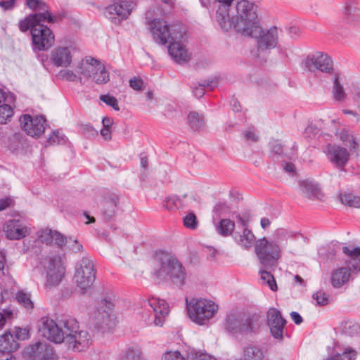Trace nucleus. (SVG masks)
<instances>
[{
  "instance_id": "obj_1",
  "label": "nucleus",
  "mask_w": 360,
  "mask_h": 360,
  "mask_svg": "<svg viewBox=\"0 0 360 360\" xmlns=\"http://www.w3.org/2000/svg\"><path fill=\"white\" fill-rule=\"evenodd\" d=\"M230 29L250 37L259 36L262 27L257 13V6L247 0L234 1L229 8Z\"/></svg>"
},
{
  "instance_id": "obj_2",
  "label": "nucleus",
  "mask_w": 360,
  "mask_h": 360,
  "mask_svg": "<svg viewBox=\"0 0 360 360\" xmlns=\"http://www.w3.org/2000/svg\"><path fill=\"white\" fill-rule=\"evenodd\" d=\"M155 260L159 266L153 272L156 279L168 278L176 286L184 285L187 276L186 271L176 257L167 252H160L156 253Z\"/></svg>"
},
{
  "instance_id": "obj_3",
  "label": "nucleus",
  "mask_w": 360,
  "mask_h": 360,
  "mask_svg": "<svg viewBox=\"0 0 360 360\" xmlns=\"http://www.w3.org/2000/svg\"><path fill=\"white\" fill-rule=\"evenodd\" d=\"M148 29L153 40L161 45H165L172 39L181 37L183 27L179 25H169L165 20L154 18L149 20L146 18Z\"/></svg>"
},
{
  "instance_id": "obj_4",
  "label": "nucleus",
  "mask_w": 360,
  "mask_h": 360,
  "mask_svg": "<svg viewBox=\"0 0 360 360\" xmlns=\"http://www.w3.org/2000/svg\"><path fill=\"white\" fill-rule=\"evenodd\" d=\"M68 319L72 318L63 316L55 321L49 316H43L37 322L38 331L43 338L50 342L56 344L62 343L65 339V332H68V327L62 322Z\"/></svg>"
},
{
  "instance_id": "obj_5",
  "label": "nucleus",
  "mask_w": 360,
  "mask_h": 360,
  "mask_svg": "<svg viewBox=\"0 0 360 360\" xmlns=\"http://www.w3.org/2000/svg\"><path fill=\"white\" fill-rule=\"evenodd\" d=\"M255 253L263 268L274 269L281 257V248L273 240L265 237L257 240L255 247Z\"/></svg>"
},
{
  "instance_id": "obj_6",
  "label": "nucleus",
  "mask_w": 360,
  "mask_h": 360,
  "mask_svg": "<svg viewBox=\"0 0 360 360\" xmlns=\"http://www.w3.org/2000/svg\"><path fill=\"white\" fill-rule=\"evenodd\" d=\"M188 313L191 319L199 325H203L218 310V306L206 299H186Z\"/></svg>"
},
{
  "instance_id": "obj_7",
  "label": "nucleus",
  "mask_w": 360,
  "mask_h": 360,
  "mask_svg": "<svg viewBox=\"0 0 360 360\" xmlns=\"http://www.w3.org/2000/svg\"><path fill=\"white\" fill-rule=\"evenodd\" d=\"M41 264L46 274L44 285L51 288L58 285L63 280L65 274V267L62 256L52 255L44 258Z\"/></svg>"
},
{
  "instance_id": "obj_8",
  "label": "nucleus",
  "mask_w": 360,
  "mask_h": 360,
  "mask_svg": "<svg viewBox=\"0 0 360 360\" xmlns=\"http://www.w3.org/2000/svg\"><path fill=\"white\" fill-rule=\"evenodd\" d=\"M62 323L68 327L64 342L68 345L69 348L77 352L89 348L92 342L91 337L86 330H78V322L75 319L64 321Z\"/></svg>"
},
{
  "instance_id": "obj_9",
  "label": "nucleus",
  "mask_w": 360,
  "mask_h": 360,
  "mask_svg": "<svg viewBox=\"0 0 360 360\" xmlns=\"http://www.w3.org/2000/svg\"><path fill=\"white\" fill-rule=\"evenodd\" d=\"M261 321L257 316H246L241 314H229L224 324L225 329L231 334L255 333L260 328Z\"/></svg>"
},
{
  "instance_id": "obj_10",
  "label": "nucleus",
  "mask_w": 360,
  "mask_h": 360,
  "mask_svg": "<svg viewBox=\"0 0 360 360\" xmlns=\"http://www.w3.org/2000/svg\"><path fill=\"white\" fill-rule=\"evenodd\" d=\"M96 278V271L92 260L83 257L75 266L74 280L82 293L86 292L93 285Z\"/></svg>"
},
{
  "instance_id": "obj_11",
  "label": "nucleus",
  "mask_w": 360,
  "mask_h": 360,
  "mask_svg": "<svg viewBox=\"0 0 360 360\" xmlns=\"http://www.w3.org/2000/svg\"><path fill=\"white\" fill-rule=\"evenodd\" d=\"M114 303L110 297H105L98 304V308L91 314V321L103 332L115 326V318L112 314Z\"/></svg>"
},
{
  "instance_id": "obj_12",
  "label": "nucleus",
  "mask_w": 360,
  "mask_h": 360,
  "mask_svg": "<svg viewBox=\"0 0 360 360\" xmlns=\"http://www.w3.org/2000/svg\"><path fill=\"white\" fill-rule=\"evenodd\" d=\"M27 360H69L66 357L57 358L53 347L45 342H36L24 349Z\"/></svg>"
},
{
  "instance_id": "obj_13",
  "label": "nucleus",
  "mask_w": 360,
  "mask_h": 360,
  "mask_svg": "<svg viewBox=\"0 0 360 360\" xmlns=\"http://www.w3.org/2000/svg\"><path fill=\"white\" fill-rule=\"evenodd\" d=\"M136 4L133 1H120L107 6L105 15L115 24H120L130 15Z\"/></svg>"
},
{
  "instance_id": "obj_14",
  "label": "nucleus",
  "mask_w": 360,
  "mask_h": 360,
  "mask_svg": "<svg viewBox=\"0 0 360 360\" xmlns=\"http://www.w3.org/2000/svg\"><path fill=\"white\" fill-rule=\"evenodd\" d=\"M32 44L34 49L39 51H46L51 48L55 41L52 31L40 22L31 30Z\"/></svg>"
},
{
  "instance_id": "obj_15",
  "label": "nucleus",
  "mask_w": 360,
  "mask_h": 360,
  "mask_svg": "<svg viewBox=\"0 0 360 360\" xmlns=\"http://www.w3.org/2000/svg\"><path fill=\"white\" fill-rule=\"evenodd\" d=\"M304 67L310 72L319 70L326 73H330L333 70L332 59L327 55L316 52L308 56L304 61Z\"/></svg>"
},
{
  "instance_id": "obj_16",
  "label": "nucleus",
  "mask_w": 360,
  "mask_h": 360,
  "mask_svg": "<svg viewBox=\"0 0 360 360\" xmlns=\"http://www.w3.org/2000/svg\"><path fill=\"white\" fill-rule=\"evenodd\" d=\"M20 122L22 129L30 136L39 137L44 132L46 120L43 116L24 115L20 118Z\"/></svg>"
},
{
  "instance_id": "obj_17",
  "label": "nucleus",
  "mask_w": 360,
  "mask_h": 360,
  "mask_svg": "<svg viewBox=\"0 0 360 360\" xmlns=\"http://www.w3.org/2000/svg\"><path fill=\"white\" fill-rule=\"evenodd\" d=\"M267 324L271 334L279 341L283 339V329L286 320L281 316V311L276 308H270L267 311Z\"/></svg>"
},
{
  "instance_id": "obj_18",
  "label": "nucleus",
  "mask_w": 360,
  "mask_h": 360,
  "mask_svg": "<svg viewBox=\"0 0 360 360\" xmlns=\"http://www.w3.org/2000/svg\"><path fill=\"white\" fill-rule=\"evenodd\" d=\"M3 231L8 240H20L30 233V229L20 219L8 220L3 226Z\"/></svg>"
},
{
  "instance_id": "obj_19",
  "label": "nucleus",
  "mask_w": 360,
  "mask_h": 360,
  "mask_svg": "<svg viewBox=\"0 0 360 360\" xmlns=\"http://www.w3.org/2000/svg\"><path fill=\"white\" fill-rule=\"evenodd\" d=\"M184 31L181 32V37L179 39H172L168 44V53L174 60L179 64H184L191 59V54L186 49L183 44Z\"/></svg>"
},
{
  "instance_id": "obj_20",
  "label": "nucleus",
  "mask_w": 360,
  "mask_h": 360,
  "mask_svg": "<svg viewBox=\"0 0 360 360\" xmlns=\"http://www.w3.org/2000/svg\"><path fill=\"white\" fill-rule=\"evenodd\" d=\"M56 20V17L48 13L30 14L19 22V29L21 32H25L32 30L35 25L37 26V24L45 22L53 23Z\"/></svg>"
},
{
  "instance_id": "obj_21",
  "label": "nucleus",
  "mask_w": 360,
  "mask_h": 360,
  "mask_svg": "<svg viewBox=\"0 0 360 360\" xmlns=\"http://www.w3.org/2000/svg\"><path fill=\"white\" fill-rule=\"evenodd\" d=\"M77 72L84 77L90 79L96 70L102 71L103 64L98 60L86 56L77 65Z\"/></svg>"
},
{
  "instance_id": "obj_22",
  "label": "nucleus",
  "mask_w": 360,
  "mask_h": 360,
  "mask_svg": "<svg viewBox=\"0 0 360 360\" xmlns=\"http://www.w3.org/2000/svg\"><path fill=\"white\" fill-rule=\"evenodd\" d=\"M217 6L216 20L224 31L230 30V22L229 21V8L236 0H213Z\"/></svg>"
},
{
  "instance_id": "obj_23",
  "label": "nucleus",
  "mask_w": 360,
  "mask_h": 360,
  "mask_svg": "<svg viewBox=\"0 0 360 360\" xmlns=\"http://www.w3.org/2000/svg\"><path fill=\"white\" fill-rule=\"evenodd\" d=\"M352 279L351 269L346 266H340L333 269L330 276V284L335 289L347 285Z\"/></svg>"
},
{
  "instance_id": "obj_24",
  "label": "nucleus",
  "mask_w": 360,
  "mask_h": 360,
  "mask_svg": "<svg viewBox=\"0 0 360 360\" xmlns=\"http://www.w3.org/2000/svg\"><path fill=\"white\" fill-rule=\"evenodd\" d=\"M258 39V50L264 51L267 49H274L276 46L278 41V29L276 27H271L266 32L262 29L259 36L253 37Z\"/></svg>"
},
{
  "instance_id": "obj_25",
  "label": "nucleus",
  "mask_w": 360,
  "mask_h": 360,
  "mask_svg": "<svg viewBox=\"0 0 360 360\" xmlns=\"http://www.w3.org/2000/svg\"><path fill=\"white\" fill-rule=\"evenodd\" d=\"M148 304L154 312V323L161 326L165 321V317L169 314L168 304L164 300L152 297L148 300Z\"/></svg>"
},
{
  "instance_id": "obj_26",
  "label": "nucleus",
  "mask_w": 360,
  "mask_h": 360,
  "mask_svg": "<svg viewBox=\"0 0 360 360\" xmlns=\"http://www.w3.org/2000/svg\"><path fill=\"white\" fill-rule=\"evenodd\" d=\"M72 56L70 48L57 47L51 53L50 60L56 67L68 68L72 63Z\"/></svg>"
},
{
  "instance_id": "obj_27",
  "label": "nucleus",
  "mask_w": 360,
  "mask_h": 360,
  "mask_svg": "<svg viewBox=\"0 0 360 360\" xmlns=\"http://www.w3.org/2000/svg\"><path fill=\"white\" fill-rule=\"evenodd\" d=\"M38 239L46 245H56L58 248L64 246V236L57 231L44 229L37 231Z\"/></svg>"
},
{
  "instance_id": "obj_28",
  "label": "nucleus",
  "mask_w": 360,
  "mask_h": 360,
  "mask_svg": "<svg viewBox=\"0 0 360 360\" xmlns=\"http://www.w3.org/2000/svg\"><path fill=\"white\" fill-rule=\"evenodd\" d=\"M327 153L330 161L338 167H344L349 160V153L347 150L339 146L328 145Z\"/></svg>"
},
{
  "instance_id": "obj_29",
  "label": "nucleus",
  "mask_w": 360,
  "mask_h": 360,
  "mask_svg": "<svg viewBox=\"0 0 360 360\" xmlns=\"http://www.w3.org/2000/svg\"><path fill=\"white\" fill-rule=\"evenodd\" d=\"M119 198L116 194H110L102 202L101 213L105 220L110 221L115 217Z\"/></svg>"
},
{
  "instance_id": "obj_30",
  "label": "nucleus",
  "mask_w": 360,
  "mask_h": 360,
  "mask_svg": "<svg viewBox=\"0 0 360 360\" xmlns=\"http://www.w3.org/2000/svg\"><path fill=\"white\" fill-rule=\"evenodd\" d=\"M302 193L309 199H321L323 193L319 185L309 180H303L299 182Z\"/></svg>"
},
{
  "instance_id": "obj_31",
  "label": "nucleus",
  "mask_w": 360,
  "mask_h": 360,
  "mask_svg": "<svg viewBox=\"0 0 360 360\" xmlns=\"http://www.w3.org/2000/svg\"><path fill=\"white\" fill-rule=\"evenodd\" d=\"M233 238L238 245L245 250L250 249L253 245H255V236L249 229H245L242 233L235 232Z\"/></svg>"
},
{
  "instance_id": "obj_32",
  "label": "nucleus",
  "mask_w": 360,
  "mask_h": 360,
  "mask_svg": "<svg viewBox=\"0 0 360 360\" xmlns=\"http://www.w3.org/2000/svg\"><path fill=\"white\" fill-rule=\"evenodd\" d=\"M18 348V344L10 333L0 336V352L1 353H12Z\"/></svg>"
},
{
  "instance_id": "obj_33",
  "label": "nucleus",
  "mask_w": 360,
  "mask_h": 360,
  "mask_svg": "<svg viewBox=\"0 0 360 360\" xmlns=\"http://www.w3.org/2000/svg\"><path fill=\"white\" fill-rule=\"evenodd\" d=\"M188 124L193 131H200L205 127V117L196 112H191L187 117Z\"/></svg>"
},
{
  "instance_id": "obj_34",
  "label": "nucleus",
  "mask_w": 360,
  "mask_h": 360,
  "mask_svg": "<svg viewBox=\"0 0 360 360\" xmlns=\"http://www.w3.org/2000/svg\"><path fill=\"white\" fill-rule=\"evenodd\" d=\"M332 94L335 101L345 102L346 101L347 95L343 85L340 82L339 75L337 74L334 75Z\"/></svg>"
},
{
  "instance_id": "obj_35",
  "label": "nucleus",
  "mask_w": 360,
  "mask_h": 360,
  "mask_svg": "<svg viewBox=\"0 0 360 360\" xmlns=\"http://www.w3.org/2000/svg\"><path fill=\"white\" fill-rule=\"evenodd\" d=\"M187 195H184L182 198L176 195L167 198L164 202V207L168 210H173L187 206L186 201Z\"/></svg>"
},
{
  "instance_id": "obj_36",
  "label": "nucleus",
  "mask_w": 360,
  "mask_h": 360,
  "mask_svg": "<svg viewBox=\"0 0 360 360\" xmlns=\"http://www.w3.org/2000/svg\"><path fill=\"white\" fill-rule=\"evenodd\" d=\"M235 229V222L230 219H222L219 224L216 226L217 233L224 236H229L233 235Z\"/></svg>"
},
{
  "instance_id": "obj_37",
  "label": "nucleus",
  "mask_w": 360,
  "mask_h": 360,
  "mask_svg": "<svg viewBox=\"0 0 360 360\" xmlns=\"http://www.w3.org/2000/svg\"><path fill=\"white\" fill-rule=\"evenodd\" d=\"M243 358L245 360H264L262 350L257 346H248L244 348Z\"/></svg>"
},
{
  "instance_id": "obj_38",
  "label": "nucleus",
  "mask_w": 360,
  "mask_h": 360,
  "mask_svg": "<svg viewBox=\"0 0 360 360\" xmlns=\"http://www.w3.org/2000/svg\"><path fill=\"white\" fill-rule=\"evenodd\" d=\"M25 5L35 13H48L51 15L47 4L41 0H25Z\"/></svg>"
},
{
  "instance_id": "obj_39",
  "label": "nucleus",
  "mask_w": 360,
  "mask_h": 360,
  "mask_svg": "<svg viewBox=\"0 0 360 360\" xmlns=\"http://www.w3.org/2000/svg\"><path fill=\"white\" fill-rule=\"evenodd\" d=\"M58 76L60 79L68 82H82V75L77 72V67L75 68V71L70 69H63L59 71Z\"/></svg>"
},
{
  "instance_id": "obj_40",
  "label": "nucleus",
  "mask_w": 360,
  "mask_h": 360,
  "mask_svg": "<svg viewBox=\"0 0 360 360\" xmlns=\"http://www.w3.org/2000/svg\"><path fill=\"white\" fill-rule=\"evenodd\" d=\"M341 202L347 206L359 208L360 207V198L350 193H344L339 195Z\"/></svg>"
},
{
  "instance_id": "obj_41",
  "label": "nucleus",
  "mask_w": 360,
  "mask_h": 360,
  "mask_svg": "<svg viewBox=\"0 0 360 360\" xmlns=\"http://www.w3.org/2000/svg\"><path fill=\"white\" fill-rule=\"evenodd\" d=\"M296 233L292 231L279 228L277 229L273 234V240L278 244L279 242L286 241L288 239L294 238Z\"/></svg>"
},
{
  "instance_id": "obj_42",
  "label": "nucleus",
  "mask_w": 360,
  "mask_h": 360,
  "mask_svg": "<svg viewBox=\"0 0 360 360\" xmlns=\"http://www.w3.org/2000/svg\"><path fill=\"white\" fill-rule=\"evenodd\" d=\"M15 298L18 302L27 310H32L34 308V303L31 300V294L20 290L16 293Z\"/></svg>"
},
{
  "instance_id": "obj_43",
  "label": "nucleus",
  "mask_w": 360,
  "mask_h": 360,
  "mask_svg": "<svg viewBox=\"0 0 360 360\" xmlns=\"http://www.w3.org/2000/svg\"><path fill=\"white\" fill-rule=\"evenodd\" d=\"M271 269H269L271 270ZM269 269L264 268L260 269L259 273L261 274V280L264 283L268 285L270 289L273 291L277 290V285L274 276L268 271Z\"/></svg>"
},
{
  "instance_id": "obj_44",
  "label": "nucleus",
  "mask_w": 360,
  "mask_h": 360,
  "mask_svg": "<svg viewBox=\"0 0 360 360\" xmlns=\"http://www.w3.org/2000/svg\"><path fill=\"white\" fill-rule=\"evenodd\" d=\"M141 351L138 347H129L123 352L120 360H140Z\"/></svg>"
},
{
  "instance_id": "obj_45",
  "label": "nucleus",
  "mask_w": 360,
  "mask_h": 360,
  "mask_svg": "<svg viewBox=\"0 0 360 360\" xmlns=\"http://www.w3.org/2000/svg\"><path fill=\"white\" fill-rule=\"evenodd\" d=\"M343 356L347 358V360H354L356 357V352L350 347H347L344 349L342 354L337 353L333 356L329 357L326 360H345Z\"/></svg>"
},
{
  "instance_id": "obj_46",
  "label": "nucleus",
  "mask_w": 360,
  "mask_h": 360,
  "mask_svg": "<svg viewBox=\"0 0 360 360\" xmlns=\"http://www.w3.org/2000/svg\"><path fill=\"white\" fill-rule=\"evenodd\" d=\"M90 79L98 84H105L110 80V75L103 65V70L102 71L96 70Z\"/></svg>"
},
{
  "instance_id": "obj_47",
  "label": "nucleus",
  "mask_w": 360,
  "mask_h": 360,
  "mask_svg": "<svg viewBox=\"0 0 360 360\" xmlns=\"http://www.w3.org/2000/svg\"><path fill=\"white\" fill-rule=\"evenodd\" d=\"M188 360H217V359L205 352H201L195 349L191 350L188 353Z\"/></svg>"
},
{
  "instance_id": "obj_48",
  "label": "nucleus",
  "mask_w": 360,
  "mask_h": 360,
  "mask_svg": "<svg viewBox=\"0 0 360 360\" xmlns=\"http://www.w3.org/2000/svg\"><path fill=\"white\" fill-rule=\"evenodd\" d=\"M13 115L12 108L7 104L0 105V124H6Z\"/></svg>"
},
{
  "instance_id": "obj_49",
  "label": "nucleus",
  "mask_w": 360,
  "mask_h": 360,
  "mask_svg": "<svg viewBox=\"0 0 360 360\" xmlns=\"http://www.w3.org/2000/svg\"><path fill=\"white\" fill-rule=\"evenodd\" d=\"M184 225L191 230L196 229L198 226V221L193 212H189L184 218Z\"/></svg>"
},
{
  "instance_id": "obj_50",
  "label": "nucleus",
  "mask_w": 360,
  "mask_h": 360,
  "mask_svg": "<svg viewBox=\"0 0 360 360\" xmlns=\"http://www.w3.org/2000/svg\"><path fill=\"white\" fill-rule=\"evenodd\" d=\"M312 297L320 306L326 305L329 302V296L323 290L316 292L313 294Z\"/></svg>"
},
{
  "instance_id": "obj_51",
  "label": "nucleus",
  "mask_w": 360,
  "mask_h": 360,
  "mask_svg": "<svg viewBox=\"0 0 360 360\" xmlns=\"http://www.w3.org/2000/svg\"><path fill=\"white\" fill-rule=\"evenodd\" d=\"M47 143L49 145L63 144L65 143V136L58 131H55L53 132L52 135L49 137Z\"/></svg>"
},
{
  "instance_id": "obj_52",
  "label": "nucleus",
  "mask_w": 360,
  "mask_h": 360,
  "mask_svg": "<svg viewBox=\"0 0 360 360\" xmlns=\"http://www.w3.org/2000/svg\"><path fill=\"white\" fill-rule=\"evenodd\" d=\"M67 245L70 250L75 252H79L82 250V245L77 240L72 238L64 236V246Z\"/></svg>"
},
{
  "instance_id": "obj_53",
  "label": "nucleus",
  "mask_w": 360,
  "mask_h": 360,
  "mask_svg": "<svg viewBox=\"0 0 360 360\" xmlns=\"http://www.w3.org/2000/svg\"><path fill=\"white\" fill-rule=\"evenodd\" d=\"M100 99L108 105L111 106L114 110L117 111L120 110L117 101L114 96H110L108 94L101 95L100 96Z\"/></svg>"
},
{
  "instance_id": "obj_54",
  "label": "nucleus",
  "mask_w": 360,
  "mask_h": 360,
  "mask_svg": "<svg viewBox=\"0 0 360 360\" xmlns=\"http://www.w3.org/2000/svg\"><path fill=\"white\" fill-rule=\"evenodd\" d=\"M162 360H186L179 351H168L164 353Z\"/></svg>"
},
{
  "instance_id": "obj_55",
  "label": "nucleus",
  "mask_w": 360,
  "mask_h": 360,
  "mask_svg": "<svg viewBox=\"0 0 360 360\" xmlns=\"http://www.w3.org/2000/svg\"><path fill=\"white\" fill-rule=\"evenodd\" d=\"M357 6L358 0H346L344 8L345 14H354L357 10Z\"/></svg>"
},
{
  "instance_id": "obj_56",
  "label": "nucleus",
  "mask_w": 360,
  "mask_h": 360,
  "mask_svg": "<svg viewBox=\"0 0 360 360\" xmlns=\"http://www.w3.org/2000/svg\"><path fill=\"white\" fill-rule=\"evenodd\" d=\"M243 136L245 141L257 142L259 140L258 136L255 134L252 128H248L243 131Z\"/></svg>"
},
{
  "instance_id": "obj_57",
  "label": "nucleus",
  "mask_w": 360,
  "mask_h": 360,
  "mask_svg": "<svg viewBox=\"0 0 360 360\" xmlns=\"http://www.w3.org/2000/svg\"><path fill=\"white\" fill-rule=\"evenodd\" d=\"M214 210L219 217L226 216L229 212L230 207L226 203L219 202L215 205Z\"/></svg>"
},
{
  "instance_id": "obj_58",
  "label": "nucleus",
  "mask_w": 360,
  "mask_h": 360,
  "mask_svg": "<svg viewBox=\"0 0 360 360\" xmlns=\"http://www.w3.org/2000/svg\"><path fill=\"white\" fill-rule=\"evenodd\" d=\"M129 86L134 90L139 91L143 87V81L141 78L134 77L129 79Z\"/></svg>"
},
{
  "instance_id": "obj_59",
  "label": "nucleus",
  "mask_w": 360,
  "mask_h": 360,
  "mask_svg": "<svg viewBox=\"0 0 360 360\" xmlns=\"http://www.w3.org/2000/svg\"><path fill=\"white\" fill-rule=\"evenodd\" d=\"M162 4V11L164 14H167L172 12L174 8L175 0H161Z\"/></svg>"
},
{
  "instance_id": "obj_60",
  "label": "nucleus",
  "mask_w": 360,
  "mask_h": 360,
  "mask_svg": "<svg viewBox=\"0 0 360 360\" xmlns=\"http://www.w3.org/2000/svg\"><path fill=\"white\" fill-rule=\"evenodd\" d=\"M218 82L219 81L217 77H212L205 79L200 83L202 84V86H204L205 89L207 88L208 89L212 90L217 86Z\"/></svg>"
},
{
  "instance_id": "obj_61",
  "label": "nucleus",
  "mask_w": 360,
  "mask_h": 360,
  "mask_svg": "<svg viewBox=\"0 0 360 360\" xmlns=\"http://www.w3.org/2000/svg\"><path fill=\"white\" fill-rule=\"evenodd\" d=\"M351 269V273L356 274L360 271V259L357 257L352 258L349 261V266L347 267Z\"/></svg>"
},
{
  "instance_id": "obj_62",
  "label": "nucleus",
  "mask_w": 360,
  "mask_h": 360,
  "mask_svg": "<svg viewBox=\"0 0 360 360\" xmlns=\"http://www.w3.org/2000/svg\"><path fill=\"white\" fill-rule=\"evenodd\" d=\"M342 252L352 258L357 257L360 255V247L354 248L352 250H350L348 247H343Z\"/></svg>"
},
{
  "instance_id": "obj_63",
  "label": "nucleus",
  "mask_w": 360,
  "mask_h": 360,
  "mask_svg": "<svg viewBox=\"0 0 360 360\" xmlns=\"http://www.w3.org/2000/svg\"><path fill=\"white\" fill-rule=\"evenodd\" d=\"M270 148L272 153L281 155L283 153V146L278 141H273L270 143Z\"/></svg>"
},
{
  "instance_id": "obj_64",
  "label": "nucleus",
  "mask_w": 360,
  "mask_h": 360,
  "mask_svg": "<svg viewBox=\"0 0 360 360\" xmlns=\"http://www.w3.org/2000/svg\"><path fill=\"white\" fill-rule=\"evenodd\" d=\"M17 0L0 1V7L4 11H11L16 6Z\"/></svg>"
}]
</instances>
